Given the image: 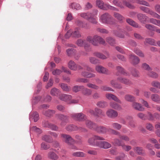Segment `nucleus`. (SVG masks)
<instances>
[{
  "instance_id": "f257e3e1",
  "label": "nucleus",
  "mask_w": 160,
  "mask_h": 160,
  "mask_svg": "<svg viewBox=\"0 0 160 160\" xmlns=\"http://www.w3.org/2000/svg\"><path fill=\"white\" fill-rule=\"evenodd\" d=\"M86 40L92 43L94 46H98L99 44L104 45L105 44V41L101 36L97 35H94L93 37L88 36L86 38Z\"/></svg>"
},
{
  "instance_id": "f03ea898",
  "label": "nucleus",
  "mask_w": 160,
  "mask_h": 160,
  "mask_svg": "<svg viewBox=\"0 0 160 160\" xmlns=\"http://www.w3.org/2000/svg\"><path fill=\"white\" fill-rule=\"evenodd\" d=\"M113 18L108 13L106 12L102 15L99 17V21L102 23L113 24Z\"/></svg>"
},
{
  "instance_id": "7ed1b4c3",
  "label": "nucleus",
  "mask_w": 160,
  "mask_h": 160,
  "mask_svg": "<svg viewBox=\"0 0 160 160\" xmlns=\"http://www.w3.org/2000/svg\"><path fill=\"white\" fill-rule=\"evenodd\" d=\"M98 140L103 141L105 140V139L100 136L94 135L88 138V142L90 145L98 147L99 142L98 141Z\"/></svg>"
},
{
  "instance_id": "20e7f679",
  "label": "nucleus",
  "mask_w": 160,
  "mask_h": 160,
  "mask_svg": "<svg viewBox=\"0 0 160 160\" xmlns=\"http://www.w3.org/2000/svg\"><path fill=\"white\" fill-rule=\"evenodd\" d=\"M139 8L144 12L149 14L153 18L160 19V15L149 8L145 6H141L139 7Z\"/></svg>"
},
{
  "instance_id": "39448f33",
  "label": "nucleus",
  "mask_w": 160,
  "mask_h": 160,
  "mask_svg": "<svg viewBox=\"0 0 160 160\" xmlns=\"http://www.w3.org/2000/svg\"><path fill=\"white\" fill-rule=\"evenodd\" d=\"M89 112L91 115L98 118L105 116L104 112L102 109L97 108H95L94 110H90Z\"/></svg>"
},
{
  "instance_id": "423d86ee",
  "label": "nucleus",
  "mask_w": 160,
  "mask_h": 160,
  "mask_svg": "<svg viewBox=\"0 0 160 160\" xmlns=\"http://www.w3.org/2000/svg\"><path fill=\"white\" fill-rule=\"evenodd\" d=\"M76 44L80 47H82L84 45V49L87 52L90 51V49L89 48L90 45L86 42L85 40L78 39L76 41Z\"/></svg>"
},
{
  "instance_id": "0eeeda50",
  "label": "nucleus",
  "mask_w": 160,
  "mask_h": 160,
  "mask_svg": "<svg viewBox=\"0 0 160 160\" xmlns=\"http://www.w3.org/2000/svg\"><path fill=\"white\" fill-rule=\"evenodd\" d=\"M71 116L73 119L78 121H82L86 118V116L82 113L72 114Z\"/></svg>"
},
{
  "instance_id": "6e6552de",
  "label": "nucleus",
  "mask_w": 160,
  "mask_h": 160,
  "mask_svg": "<svg viewBox=\"0 0 160 160\" xmlns=\"http://www.w3.org/2000/svg\"><path fill=\"white\" fill-rule=\"evenodd\" d=\"M128 59L130 63L134 65L138 64L140 62L138 57L133 54L128 55Z\"/></svg>"
},
{
  "instance_id": "1a4fd4ad",
  "label": "nucleus",
  "mask_w": 160,
  "mask_h": 160,
  "mask_svg": "<svg viewBox=\"0 0 160 160\" xmlns=\"http://www.w3.org/2000/svg\"><path fill=\"white\" fill-rule=\"evenodd\" d=\"M61 135L62 140L68 145L72 144L74 141L73 139L69 135L62 134Z\"/></svg>"
},
{
  "instance_id": "9d476101",
  "label": "nucleus",
  "mask_w": 160,
  "mask_h": 160,
  "mask_svg": "<svg viewBox=\"0 0 160 160\" xmlns=\"http://www.w3.org/2000/svg\"><path fill=\"white\" fill-rule=\"evenodd\" d=\"M95 69L98 72L100 73L108 74L110 73L108 69L101 65L96 66Z\"/></svg>"
},
{
  "instance_id": "9b49d317",
  "label": "nucleus",
  "mask_w": 160,
  "mask_h": 160,
  "mask_svg": "<svg viewBox=\"0 0 160 160\" xmlns=\"http://www.w3.org/2000/svg\"><path fill=\"white\" fill-rule=\"evenodd\" d=\"M116 69L117 71L116 72L115 75L117 76H119L120 73L125 76H128L129 75V73L126 72L122 67L117 66L116 67Z\"/></svg>"
},
{
  "instance_id": "f8f14e48",
  "label": "nucleus",
  "mask_w": 160,
  "mask_h": 160,
  "mask_svg": "<svg viewBox=\"0 0 160 160\" xmlns=\"http://www.w3.org/2000/svg\"><path fill=\"white\" fill-rule=\"evenodd\" d=\"M42 124L44 127L49 128L52 130L58 131V129L57 126L49 123L48 121H44Z\"/></svg>"
},
{
  "instance_id": "ddd939ff",
  "label": "nucleus",
  "mask_w": 160,
  "mask_h": 160,
  "mask_svg": "<svg viewBox=\"0 0 160 160\" xmlns=\"http://www.w3.org/2000/svg\"><path fill=\"white\" fill-rule=\"evenodd\" d=\"M117 80L120 82L128 85L130 86L132 84V82L129 79L122 77H118Z\"/></svg>"
},
{
  "instance_id": "4468645a",
  "label": "nucleus",
  "mask_w": 160,
  "mask_h": 160,
  "mask_svg": "<svg viewBox=\"0 0 160 160\" xmlns=\"http://www.w3.org/2000/svg\"><path fill=\"white\" fill-rule=\"evenodd\" d=\"M94 55L95 56L102 59H106L109 58L110 54L108 52L105 53V55L100 52H96L94 53Z\"/></svg>"
},
{
  "instance_id": "2eb2a0df",
  "label": "nucleus",
  "mask_w": 160,
  "mask_h": 160,
  "mask_svg": "<svg viewBox=\"0 0 160 160\" xmlns=\"http://www.w3.org/2000/svg\"><path fill=\"white\" fill-rule=\"evenodd\" d=\"M106 114L108 117L112 118L117 117L118 115L116 111L112 109H108L106 112Z\"/></svg>"
},
{
  "instance_id": "dca6fc26",
  "label": "nucleus",
  "mask_w": 160,
  "mask_h": 160,
  "mask_svg": "<svg viewBox=\"0 0 160 160\" xmlns=\"http://www.w3.org/2000/svg\"><path fill=\"white\" fill-rule=\"evenodd\" d=\"M108 129L102 126H98L97 125L95 130L99 133L104 134L108 132Z\"/></svg>"
},
{
  "instance_id": "f3484780",
  "label": "nucleus",
  "mask_w": 160,
  "mask_h": 160,
  "mask_svg": "<svg viewBox=\"0 0 160 160\" xmlns=\"http://www.w3.org/2000/svg\"><path fill=\"white\" fill-rule=\"evenodd\" d=\"M106 97L109 100H112L119 103H122L121 101L116 95L114 94L109 93H108L106 94Z\"/></svg>"
},
{
  "instance_id": "a211bd4d",
  "label": "nucleus",
  "mask_w": 160,
  "mask_h": 160,
  "mask_svg": "<svg viewBox=\"0 0 160 160\" xmlns=\"http://www.w3.org/2000/svg\"><path fill=\"white\" fill-rule=\"evenodd\" d=\"M137 17L138 20L143 24L146 23L148 18L145 14L141 13L138 14Z\"/></svg>"
},
{
  "instance_id": "6ab92c4d",
  "label": "nucleus",
  "mask_w": 160,
  "mask_h": 160,
  "mask_svg": "<svg viewBox=\"0 0 160 160\" xmlns=\"http://www.w3.org/2000/svg\"><path fill=\"white\" fill-rule=\"evenodd\" d=\"M98 147L100 148L107 149L111 147V144L109 142L105 141H99Z\"/></svg>"
},
{
  "instance_id": "aec40b11",
  "label": "nucleus",
  "mask_w": 160,
  "mask_h": 160,
  "mask_svg": "<svg viewBox=\"0 0 160 160\" xmlns=\"http://www.w3.org/2000/svg\"><path fill=\"white\" fill-rule=\"evenodd\" d=\"M111 85L112 87L118 89H121L122 88V84L118 83L115 80H112L110 81Z\"/></svg>"
},
{
  "instance_id": "412c9836",
  "label": "nucleus",
  "mask_w": 160,
  "mask_h": 160,
  "mask_svg": "<svg viewBox=\"0 0 160 160\" xmlns=\"http://www.w3.org/2000/svg\"><path fill=\"white\" fill-rule=\"evenodd\" d=\"M72 98V97L71 95L64 94H62L59 97V98L60 100L65 102L70 101Z\"/></svg>"
},
{
  "instance_id": "4be33fe9",
  "label": "nucleus",
  "mask_w": 160,
  "mask_h": 160,
  "mask_svg": "<svg viewBox=\"0 0 160 160\" xmlns=\"http://www.w3.org/2000/svg\"><path fill=\"white\" fill-rule=\"evenodd\" d=\"M132 107L135 109L140 111H142L144 110L142 105L137 102H133L132 103Z\"/></svg>"
},
{
  "instance_id": "5701e85b",
  "label": "nucleus",
  "mask_w": 160,
  "mask_h": 160,
  "mask_svg": "<svg viewBox=\"0 0 160 160\" xmlns=\"http://www.w3.org/2000/svg\"><path fill=\"white\" fill-rule=\"evenodd\" d=\"M85 124L88 128L94 130H95L97 126V125L95 123L89 120L86 121Z\"/></svg>"
},
{
  "instance_id": "b1692460",
  "label": "nucleus",
  "mask_w": 160,
  "mask_h": 160,
  "mask_svg": "<svg viewBox=\"0 0 160 160\" xmlns=\"http://www.w3.org/2000/svg\"><path fill=\"white\" fill-rule=\"evenodd\" d=\"M126 22L129 25L135 28H141V27L140 25H139L137 23L131 19H126Z\"/></svg>"
},
{
  "instance_id": "393cba45",
  "label": "nucleus",
  "mask_w": 160,
  "mask_h": 160,
  "mask_svg": "<svg viewBox=\"0 0 160 160\" xmlns=\"http://www.w3.org/2000/svg\"><path fill=\"white\" fill-rule=\"evenodd\" d=\"M81 93L85 96H89L91 95L92 91L90 89L85 88L83 86V88H82L81 90Z\"/></svg>"
},
{
  "instance_id": "a878e982",
  "label": "nucleus",
  "mask_w": 160,
  "mask_h": 160,
  "mask_svg": "<svg viewBox=\"0 0 160 160\" xmlns=\"http://www.w3.org/2000/svg\"><path fill=\"white\" fill-rule=\"evenodd\" d=\"M82 76L88 78L94 77L95 75L94 74L91 73L86 71H82L81 73Z\"/></svg>"
},
{
  "instance_id": "bb28decb",
  "label": "nucleus",
  "mask_w": 160,
  "mask_h": 160,
  "mask_svg": "<svg viewBox=\"0 0 160 160\" xmlns=\"http://www.w3.org/2000/svg\"><path fill=\"white\" fill-rule=\"evenodd\" d=\"M77 25L80 27L84 28L86 29H88L89 27L88 26V24L87 23L83 22L80 20L77 19L76 20L75 22Z\"/></svg>"
},
{
  "instance_id": "cd10ccee",
  "label": "nucleus",
  "mask_w": 160,
  "mask_h": 160,
  "mask_svg": "<svg viewBox=\"0 0 160 160\" xmlns=\"http://www.w3.org/2000/svg\"><path fill=\"white\" fill-rule=\"evenodd\" d=\"M114 34L116 36L121 38L124 37L125 35L124 32L120 30H114L113 32Z\"/></svg>"
},
{
  "instance_id": "c85d7f7f",
  "label": "nucleus",
  "mask_w": 160,
  "mask_h": 160,
  "mask_svg": "<svg viewBox=\"0 0 160 160\" xmlns=\"http://www.w3.org/2000/svg\"><path fill=\"white\" fill-rule=\"evenodd\" d=\"M151 98L152 100L157 103H160V97L159 95L156 94H153L151 95Z\"/></svg>"
},
{
  "instance_id": "c756f323",
  "label": "nucleus",
  "mask_w": 160,
  "mask_h": 160,
  "mask_svg": "<svg viewBox=\"0 0 160 160\" xmlns=\"http://www.w3.org/2000/svg\"><path fill=\"white\" fill-rule=\"evenodd\" d=\"M48 157L52 160H57L58 158V156L54 152H49L48 154Z\"/></svg>"
},
{
  "instance_id": "7c9ffc66",
  "label": "nucleus",
  "mask_w": 160,
  "mask_h": 160,
  "mask_svg": "<svg viewBox=\"0 0 160 160\" xmlns=\"http://www.w3.org/2000/svg\"><path fill=\"white\" fill-rule=\"evenodd\" d=\"M110 105L112 108L115 109L120 110L122 109V107L120 105L113 102L110 103Z\"/></svg>"
},
{
  "instance_id": "2f4dec72",
  "label": "nucleus",
  "mask_w": 160,
  "mask_h": 160,
  "mask_svg": "<svg viewBox=\"0 0 160 160\" xmlns=\"http://www.w3.org/2000/svg\"><path fill=\"white\" fill-rule=\"evenodd\" d=\"M113 16L120 22H122L124 18L121 14L117 12H114Z\"/></svg>"
},
{
  "instance_id": "473e14b6",
  "label": "nucleus",
  "mask_w": 160,
  "mask_h": 160,
  "mask_svg": "<svg viewBox=\"0 0 160 160\" xmlns=\"http://www.w3.org/2000/svg\"><path fill=\"white\" fill-rule=\"evenodd\" d=\"M130 72L132 75L134 77L138 78L140 77L139 72L135 68H132Z\"/></svg>"
},
{
  "instance_id": "72a5a7b5",
  "label": "nucleus",
  "mask_w": 160,
  "mask_h": 160,
  "mask_svg": "<svg viewBox=\"0 0 160 160\" xmlns=\"http://www.w3.org/2000/svg\"><path fill=\"white\" fill-rule=\"evenodd\" d=\"M55 112L54 110L48 109L47 111H43V114L47 117H50L52 116Z\"/></svg>"
},
{
  "instance_id": "f704fd0d",
  "label": "nucleus",
  "mask_w": 160,
  "mask_h": 160,
  "mask_svg": "<svg viewBox=\"0 0 160 160\" xmlns=\"http://www.w3.org/2000/svg\"><path fill=\"white\" fill-rule=\"evenodd\" d=\"M77 64L75 62L72 61H70L68 63V66L69 68L71 70L76 71L77 70Z\"/></svg>"
},
{
  "instance_id": "c9c22d12",
  "label": "nucleus",
  "mask_w": 160,
  "mask_h": 160,
  "mask_svg": "<svg viewBox=\"0 0 160 160\" xmlns=\"http://www.w3.org/2000/svg\"><path fill=\"white\" fill-rule=\"evenodd\" d=\"M29 118L30 119H33L34 122H37L39 119L38 113L37 112H34L30 116Z\"/></svg>"
},
{
  "instance_id": "e433bc0d",
  "label": "nucleus",
  "mask_w": 160,
  "mask_h": 160,
  "mask_svg": "<svg viewBox=\"0 0 160 160\" xmlns=\"http://www.w3.org/2000/svg\"><path fill=\"white\" fill-rule=\"evenodd\" d=\"M134 2L138 4L144 5L147 7H150V6L149 3L144 0H135Z\"/></svg>"
},
{
  "instance_id": "4c0bfd02",
  "label": "nucleus",
  "mask_w": 160,
  "mask_h": 160,
  "mask_svg": "<svg viewBox=\"0 0 160 160\" xmlns=\"http://www.w3.org/2000/svg\"><path fill=\"white\" fill-rule=\"evenodd\" d=\"M72 155L73 157H85V154L83 152H73Z\"/></svg>"
},
{
  "instance_id": "58836bf2",
  "label": "nucleus",
  "mask_w": 160,
  "mask_h": 160,
  "mask_svg": "<svg viewBox=\"0 0 160 160\" xmlns=\"http://www.w3.org/2000/svg\"><path fill=\"white\" fill-rule=\"evenodd\" d=\"M78 128L77 126L73 124L67 125L66 128V129L67 131H70L77 130Z\"/></svg>"
},
{
  "instance_id": "ea45409f",
  "label": "nucleus",
  "mask_w": 160,
  "mask_h": 160,
  "mask_svg": "<svg viewBox=\"0 0 160 160\" xmlns=\"http://www.w3.org/2000/svg\"><path fill=\"white\" fill-rule=\"evenodd\" d=\"M60 93V91L55 88L52 89L50 91V94L53 96H57Z\"/></svg>"
},
{
  "instance_id": "a19ab883",
  "label": "nucleus",
  "mask_w": 160,
  "mask_h": 160,
  "mask_svg": "<svg viewBox=\"0 0 160 160\" xmlns=\"http://www.w3.org/2000/svg\"><path fill=\"white\" fill-rule=\"evenodd\" d=\"M97 105L101 108H104L108 106V103L105 101H100L97 102Z\"/></svg>"
},
{
  "instance_id": "79ce46f5",
  "label": "nucleus",
  "mask_w": 160,
  "mask_h": 160,
  "mask_svg": "<svg viewBox=\"0 0 160 160\" xmlns=\"http://www.w3.org/2000/svg\"><path fill=\"white\" fill-rule=\"evenodd\" d=\"M56 118L61 120H68V117L67 116L62 114H57L56 115Z\"/></svg>"
},
{
  "instance_id": "37998d69",
  "label": "nucleus",
  "mask_w": 160,
  "mask_h": 160,
  "mask_svg": "<svg viewBox=\"0 0 160 160\" xmlns=\"http://www.w3.org/2000/svg\"><path fill=\"white\" fill-rule=\"evenodd\" d=\"M106 40V42L110 45L113 46L115 44V39L111 37H107Z\"/></svg>"
},
{
  "instance_id": "c03bdc74",
  "label": "nucleus",
  "mask_w": 160,
  "mask_h": 160,
  "mask_svg": "<svg viewBox=\"0 0 160 160\" xmlns=\"http://www.w3.org/2000/svg\"><path fill=\"white\" fill-rule=\"evenodd\" d=\"M70 7L72 9L76 10H79L81 8V7L80 5L79 4L75 2L72 3L70 5Z\"/></svg>"
},
{
  "instance_id": "a18cd8bd",
  "label": "nucleus",
  "mask_w": 160,
  "mask_h": 160,
  "mask_svg": "<svg viewBox=\"0 0 160 160\" xmlns=\"http://www.w3.org/2000/svg\"><path fill=\"white\" fill-rule=\"evenodd\" d=\"M72 35L73 37L79 38L81 37V34L79 30H75L73 32H72Z\"/></svg>"
},
{
  "instance_id": "49530a36",
  "label": "nucleus",
  "mask_w": 160,
  "mask_h": 160,
  "mask_svg": "<svg viewBox=\"0 0 160 160\" xmlns=\"http://www.w3.org/2000/svg\"><path fill=\"white\" fill-rule=\"evenodd\" d=\"M125 100L127 101L132 102L134 101L135 97L130 94H126L124 96Z\"/></svg>"
},
{
  "instance_id": "de8ad7c7",
  "label": "nucleus",
  "mask_w": 160,
  "mask_h": 160,
  "mask_svg": "<svg viewBox=\"0 0 160 160\" xmlns=\"http://www.w3.org/2000/svg\"><path fill=\"white\" fill-rule=\"evenodd\" d=\"M111 127L114 129H116L118 130H120L122 125L117 122H112L111 124Z\"/></svg>"
},
{
  "instance_id": "09e8293b",
  "label": "nucleus",
  "mask_w": 160,
  "mask_h": 160,
  "mask_svg": "<svg viewBox=\"0 0 160 160\" xmlns=\"http://www.w3.org/2000/svg\"><path fill=\"white\" fill-rule=\"evenodd\" d=\"M150 23L160 27V20L156 19L154 18H151L149 19Z\"/></svg>"
},
{
  "instance_id": "8fccbe9b",
  "label": "nucleus",
  "mask_w": 160,
  "mask_h": 160,
  "mask_svg": "<svg viewBox=\"0 0 160 160\" xmlns=\"http://www.w3.org/2000/svg\"><path fill=\"white\" fill-rule=\"evenodd\" d=\"M122 3L123 5H125L127 7L131 9H134L135 8V6L132 5L129 2H127L126 0H123L122 1Z\"/></svg>"
},
{
  "instance_id": "3c124183",
  "label": "nucleus",
  "mask_w": 160,
  "mask_h": 160,
  "mask_svg": "<svg viewBox=\"0 0 160 160\" xmlns=\"http://www.w3.org/2000/svg\"><path fill=\"white\" fill-rule=\"evenodd\" d=\"M146 43H148L152 45H156L154 40L151 38H146L144 43L145 44Z\"/></svg>"
},
{
  "instance_id": "603ef678",
  "label": "nucleus",
  "mask_w": 160,
  "mask_h": 160,
  "mask_svg": "<svg viewBox=\"0 0 160 160\" xmlns=\"http://www.w3.org/2000/svg\"><path fill=\"white\" fill-rule=\"evenodd\" d=\"M133 150L138 154L141 155L144 153V151L142 148L141 147H137L134 148Z\"/></svg>"
},
{
  "instance_id": "864d4df0",
  "label": "nucleus",
  "mask_w": 160,
  "mask_h": 160,
  "mask_svg": "<svg viewBox=\"0 0 160 160\" xmlns=\"http://www.w3.org/2000/svg\"><path fill=\"white\" fill-rule=\"evenodd\" d=\"M133 52L138 55L141 57H144V55L142 51L137 48H135L133 50Z\"/></svg>"
},
{
  "instance_id": "5fc2aeb1",
  "label": "nucleus",
  "mask_w": 160,
  "mask_h": 160,
  "mask_svg": "<svg viewBox=\"0 0 160 160\" xmlns=\"http://www.w3.org/2000/svg\"><path fill=\"white\" fill-rule=\"evenodd\" d=\"M145 27L148 29L152 31H156L157 30V27L154 25L150 24H146L145 25Z\"/></svg>"
},
{
  "instance_id": "6e6d98bb",
  "label": "nucleus",
  "mask_w": 160,
  "mask_h": 160,
  "mask_svg": "<svg viewBox=\"0 0 160 160\" xmlns=\"http://www.w3.org/2000/svg\"><path fill=\"white\" fill-rule=\"evenodd\" d=\"M91 15V13L90 12H87L81 13L80 14V15L81 17L87 20H88L89 18H90Z\"/></svg>"
},
{
  "instance_id": "4d7b16f0",
  "label": "nucleus",
  "mask_w": 160,
  "mask_h": 160,
  "mask_svg": "<svg viewBox=\"0 0 160 160\" xmlns=\"http://www.w3.org/2000/svg\"><path fill=\"white\" fill-rule=\"evenodd\" d=\"M113 4L116 6L120 7L121 8H124V6L122 5L121 2L118 0H113L112 1Z\"/></svg>"
},
{
  "instance_id": "13d9d810",
  "label": "nucleus",
  "mask_w": 160,
  "mask_h": 160,
  "mask_svg": "<svg viewBox=\"0 0 160 160\" xmlns=\"http://www.w3.org/2000/svg\"><path fill=\"white\" fill-rule=\"evenodd\" d=\"M61 87L62 89L64 91L69 92L71 89L70 87L68 86L66 84L62 83L61 84Z\"/></svg>"
},
{
  "instance_id": "bf43d9fd",
  "label": "nucleus",
  "mask_w": 160,
  "mask_h": 160,
  "mask_svg": "<svg viewBox=\"0 0 160 160\" xmlns=\"http://www.w3.org/2000/svg\"><path fill=\"white\" fill-rule=\"evenodd\" d=\"M148 75L149 77L154 78H157L158 77V74L156 72L151 71L148 72Z\"/></svg>"
},
{
  "instance_id": "052dcab7",
  "label": "nucleus",
  "mask_w": 160,
  "mask_h": 160,
  "mask_svg": "<svg viewBox=\"0 0 160 160\" xmlns=\"http://www.w3.org/2000/svg\"><path fill=\"white\" fill-rule=\"evenodd\" d=\"M66 52L68 56H71L74 55L76 52V50L73 48H69L67 50Z\"/></svg>"
},
{
  "instance_id": "680f3d73",
  "label": "nucleus",
  "mask_w": 160,
  "mask_h": 160,
  "mask_svg": "<svg viewBox=\"0 0 160 160\" xmlns=\"http://www.w3.org/2000/svg\"><path fill=\"white\" fill-rule=\"evenodd\" d=\"M83 88V86L75 85L73 87L72 90L74 92H78L82 90V88Z\"/></svg>"
},
{
  "instance_id": "e2e57ef3",
  "label": "nucleus",
  "mask_w": 160,
  "mask_h": 160,
  "mask_svg": "<svg viewBox=\"0 0 160 160\" xmlns=\"http://www.w3.org/2000/svg\"><path fill=\"white\" fill-rule=\"evenodd\" d=\"M127 157L124 153H122L120 155L117 156L115 158L116 160H125V158Z\"/></svg>"
},
{
  "instance_id": "0e129e2a",
  "label": "nucleus",
  "mask_w": 160,
  "mask_h": 160,
  "mask_svg": "<svg viewBox=\"0 0 160 160\" xmlns=\"http://www.w3.org/2000/svg\"><path fill=\"white\" fill-rule=\"evenodd\" d=\"M108 132L111 134L118 135L119 136L120 135V134L119 132L115 130L114 129H113L110 128H109Z\"/></svg>"
},
{
  "instance_id": "69168bd1",
  "label": "nucleus",
  "mask_w": 160,
  "mask_h": 160,
  "mask_svg": "<svg viewBox=\"0 0 160 160\" xmlns=\"http://www.w3.org/2000/svg\"><path fill=\"white\" fill-rule=\"evenodd\" d=\"M51 138L48 135H45L42 137V140L48 142H51L52 141Z\"/></svg>"
},
{
  "instance_id": "338daca9",
  "label": "nucleus",
  "mask_w": 160,
  "mask_h": 160,
  "mask_svg": "<svg viewBox=\"0 0 160 160\" xmlns=\"http://www.w3.org/2000/svg\"><path fill=\"white\" fill-rule=\"evenodd\" d=\"M151 84L153 87L160 89V82L158 81H152L151 82Z\"/></svg>"
},
{
  "instance_id": "774afa93",
  "label": "nucleus",
  "mask_w": 160,
  "mask_h": 160,
  "mask_svg": "<svg viewBox=\"0 0 160 160\" xmlns=\"http://www.w3.org/2000/svg\"><path fill=\"white\" fill-rule=\"evenodd\" d=\"M142 67L143 69L147 71H151L152 70V68L146 63H143L142 64Z\"/></svg>"
}]
</instances>
